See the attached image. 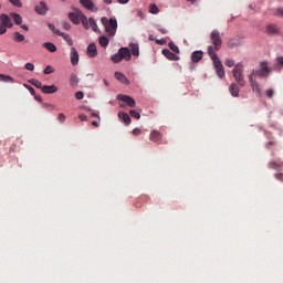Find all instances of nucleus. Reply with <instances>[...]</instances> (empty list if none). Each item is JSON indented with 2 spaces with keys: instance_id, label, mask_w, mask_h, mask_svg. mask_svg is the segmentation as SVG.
Returning <instances> with one entry per match:
<instances>
[{
  "instance_id": "nucleus-56",
  "label": "nucleus",
  "mask_w": 283,
  "mask_h": 283,
  "mask_svg": "<svg viewBox=\"0 0 283 283\" xmlns=\"http://www.w3.org/2000/svg\"><path fill=\"white\" fill-rule=\"evenodd\" d=\"M21 29L24 30L25 32H28V30H30V29L28 28V25H25V24H22V25H21Z\"/></svg>"
},
{
  "instance_id": "nucleus-63",
  "label": "nucleus",
  "mask_w": 283,
  "mask_h": 283,
  "mask_svg": "<svg viewBox=\"0 0 283 283\" xmlns=\"http://www.w3.org/2000/svg\"><path fill=\"white\" fill-rule=\"evenodd\" d=\"M107 6H111L112 0H103Z\"/></svg>"
},
{
  "instance_id": "nucleus-46",
  "label": "nucleus",
  "mask_w": 283,
  "mask_h": 283,
  "mask_svg": "<svg viewBox=\"0 0 283 283\" xmlns=\"http://www.w3.org/2000/svg\"><path fill=\"white\" fill-rule=\"evenodd\" d=\"M62 27L64 28V30H72V24L66 21L62 22Z\"/></svg>"
},
{
  "instance_id": "nucleus-9",
  "label": "nucleus",
  "mask_w": 283,
  "mask_h": 283,
  "mask_svg": "<svg viewBox=\"0 0 283 283\" xmlns=\"http://www.w3.org/2000/svg\"><path fill=\"white\" fill-rule=\"evenodd\" d=\"M0 25H4L7 28H13L12 19H10L9 14L2 13L0 14Z\"/></svg>"
},
{
  "instance_id": "nucleus-15",
  "label": "nucleus",
  "mask_w": 283,
  "mask_h": 283,
  "mask_svg": "<svg viewBox=\"0 0 283 283\" xmlns=\"http://www.w3.org/2000/svg\"><path fill=\"white\" fill-rule=\"evenodd\" d=\"M86 53H87V56H90L91 59L96 57L97 54H98V51H97V49H96V44L91 43V44L87 46Z\"/></svg>"
},
{
  "instance_id": "nucleus-55",
  "label": "nucleus",
  "mask_w": 283,
  "mask_h": 283,
  "mask_svg": "<svg viewBox=\"0 0 283 283\" xmlns=\"http://www.w3.org/2000/svg\"><path fill=\"white\" fill-rule=\"evenodd\" d=\"M80 120H82V122L87 120V116L84 115V114H81V115H80Z\"/></svg>"
},
{
  "instance_id": "nucleus-49",
  "label": "nucleus",
  "mask_w": 283,
  "mask_h": 283,
  "mask_svg": "<svg viewBox=\"0 0 283 283\" xmlns=\"http://www.w3.org/2000/svg\"><path fill=\"white\" fill-rule=\"evenodd\" d=\"M57 120H60V123H65V114L60 113L57 116Z\"/></svg>"
},
{
  "instance_id": "nucleus-36",
  "label": "nucleus",
  "mask_w": 283,
  "mask_h": 283,
  "mask_svg": "<svg viewBox=\"0 0 283 283\" xmlns=\"http://www.w3.org/2000/svg\"><path fill=\"white\" fill-rule=\"evenodd\" d=\"M48 27H49V30H51V32H53L54 34H57V36H59L60 34H62V33H61V30L56 29V27H54V24L49 23Z\"/></svg>"
},
{
  "instance_id": "nucleus-3",
  "label": "nucleus",
  "mask_w": 283,
  "mask_h": 283,
  "mask_svg": "<svg viewBox=\"0 0 283 283\" xmlns=\"http://www.w3.org/2000/svg\"><path fill=\"white\" fill-rule=\"evenodd\" d=\"M233 78L240 85V87H244L247 85V81H244V65L242 63H237L232 71Z\"/></svg>"
},
{
  "instance_id": "nucleus-20",
  "label": "nucleus",
  "mask_w": 283,
  "mask_h": 283,
  "mask_svg": "<svg viewBox=\"0 0 283 283\" xmlns=\"http://www.w3.org/2000/svg\"><path fill=\"white\" fill-rule=\"evenodd\" d=\"M42 92L43 94H56V92H59V87H56V85H44L42 87Z\"/></svg>"
},
{
  "instance_id": "nucleus-42",
  "label": "nucleus",
  "mask_w": 283,
  "mask_h": 283,
  "mask_svg": "<svg viewBox=\"0 0 283 283\" xmlns=\"http://www.w3.org/2000/svg\"><path fill=\"white\" fill-rule=\"evenodd\" d=\"M24 70H28L29 72H34V64L32 63H27L24 65Z\"/></svg>"
},
{
  "instance_id": "nucleus-53",
  "label": "nucleus",
  "mask_w": 283,
  "mask_h": 283,
  "mask_svg": "<svg viewBox=\"0 0 283 283\" xmlns=\"http://www.w3.org/2000/svg\"><path fill=\"white\" fill-rule=\"evenodd\" d=\"M34 99L38 101V103H43V98L41 97V95H33Z\"/></svg>"
},
{
  "instance_id": "nucleus-12",
  "label": "nucleus",
  "mask_w": 283,
  "mask_h": 283,
  "mask_svg": "<svg viewBox=\"0 0 283 283\" xmlns=\"http://www.w3.org/2000/svg\"><path fill=\"white\" fill-rule=\"evenodd\" d=\"M161 54H164V56H166V59H168L169 61H180V56L176 55L169 49H164L161 51Z\"/></svg>"
},
{
  "instance_id": "nucleus-58",
  "label": "nucleus",
  "mask_w": 283,
  "mask_h": 283,
  "mask_svg": "<svg viewBox=\"0 0 283 283\" xmlns=\"http://www.w3.org/2000/svg\"><path fill=\"white\" fill-rule=\"evenodd\" d=\"M276 178H277V180H283V174H277Z\"/></svg>"
},
{
  "instance_id": "nucleus-61",
  "label": "nucleus",
  "mask_w": 283,
  "mask_h": 283,
  "mask_svg": "<svg viewBox=\"0 0 283 283\" xmlns=\"http://www.w3.org/2000/svg\"><path fill=\"white\" fill-rule=\"evenodd\" d=\"M148 39H149V41H156V38H154L153 34H150V35L148 36Z\"/></svg>"
},
{
  "instance_id": "nucleus-21",
  "label": "nucleus",
  "mask_w": 283,
  "mask_h": 283,
  "mask_svg": "<svg viewBox=\"0 0 283 283\" xmlns=\"http://www.w3.org/2000/svg\"><path fill=\"white\" fill-rule=\"evenodd\" d=\"M149 139L153 142V143H158V140H161L163 139V134L158 130H153L149 135Z\"/></svg>"
},
{
  "instance_id": "nucleus-38",
  "label": "nucleus",
  "mask_w": 283,
  "mask_h": 283,
  "mask_svg": "<svg viewBox=\"0 0 283 283\" xmlns=\"http://www.w3.org/2000/svg\"><path fill=\"white\" fill-rule=\"evenodd\" d=\"M9 3L14 6L15 8H23V3L21 2V0H9Z\"/></svg>"
},
{
  "instance_id": "nucleus-16",
  "label": "nucleus",
  "mask_w": 283,
  "mask_h": 283,
  "mask_svg": "<svg viewBox=\"0 0 283 283\" xmlns=\"http://www.w3.org/2000/svg\"><path fill=\"white\" fill-rule=\"evenodd\" d=\"M119 54L122 55V59H124V61H132V51H129L128 48H120Z\"/></svg>"
},
{
  "instance_id": "nucleus-54",
  "label": "nucleus",
  "mask_w": 283,
  "mask_h": 283,
  "mask_svg": "<svg viewBox=\"0 0 283 283\" xmlns=\"http://www.w3.org/2000/svg\"><path fill=\"white\" fill-rule=\"evenodd\" d=\"M275 14H276V17H283V10L282 9H277Z\"/></svg>"
},
{
  "instance_id": "nucleus-25",
  "label": "nucleus",
  "mask_w": 283,
  "mask_h": 283,
  "mask_svg": "<svg viewBox=\"0 0 283 283\" xmlns=\"http://www.w3.org/2000/svg\"><path fill=\"white\" fill-rule=\"evenodd\" d=\"M130 52L133 56H139L140 55V49L138 48V44L132 43L130 44Z\"/></svg>"
},
{
  "instance_id": "nucleus-4",
  "label": "nucleus",
  "mask_w": 283,
  "mask_h": 283,
  "mask_svg": "<svg viewBox=\"0 0 283 283\" xmlns=\"http://www.w3.org/2000/svg\"><path fill=\"white\" fill-rule=\"evenodd\" d=\"M101 22L104 24L108 36L116 35V30H118V21H116L115 18H111L109 20L107 18H102Z\"/></svg>"
},
{
  "instance_id": "nucleus-50",
  "label": "nucleus",
  "mask_w": 283,
  "mask_h": 283,
  "mask_svg": "<svg viewBox=\"0 0 283 283\" xmlns=\"http://www.w3.org/2000/svg\"><path fill=\"white\" fill-rule=\"evenodd\" d=\"M276 65H277V67L283 65V57L282 56L276 59Z\"/></svg>"
},
{
  "instance_id": "nucleus-37",
  "label": "nucleus",
  "mask_w": 283,
  "mask_h": 283,
  "mask_svg": "<svg viewBox=\"0 0 283 283\" xmlns=\"http://www.w3.org/2000/svg\"><path fill=\"white\" fill-rule=\"evenodd\" d=\"M129 115L132 116V118H135L136 120H140V113H138L137 111L135 109L129 111Z\"/></svg>"
},
{
  "instance_id": "nucleus-51",
  "label": "nucleus",
  "mask_w": 283,
  "mask_h": 283,
  "mask_svg": "<svg viewBox=\"0 0 283 283\" xmlns=\"http://www.w3.org/2000/svg\"><path fill=\"white\" fill-rule=\"evenodd\" d=\"M157 45H165L167 43V41H165V39H160V40H155Z\"/></svg>"
},
{
  "instance_id": "nucleus-19",
  "label": "nucleus",
  "mask_w": 283,
  "mask_h": 283,
  "mask_svg": "<svg viewBox=\"0 0 283 283\" xmlns=\"http://www.w3.org/2000/svg\"><path fill=\"white\" fill-rule=\"evenodd\" d=\"M115 78L122 83V85H129V80H127V76L120 72H115Z\"/></svg>"
},
{
  "instance_id": "nucleus-57",
  "label": "nucleus",
  "mask_w": 283,
  "mask_h": 283,
  "mask_svg": "<svg viewBox=\"0 0 283 283\" xmlns=\"http://www.w3.org/2000/svg\"><path fill=\"white\" fill-rule=\"evenodd\" d=\"M270 165H271V167H272L273 169L277 168V164L274 163V161L270 163Z\"/></svg>"
},
{
  "instance_id": "nucleus-17",
  "label": "nucleus",
  "mask_w": 283,
  "mask_h": 283,
  "mask_svg": "<svg viewBox=\"0 0 283 283\" xmlns=\"http://www.w3.org/2000/svg\"><path fill=\"white\" fill-rule=\"evenodd\" d=\"M70 57L72 65H78V51H76V48H71Z\"/></svg>"
},
{
  "instance_id": "nucleus-24",
  "label": "nucleus",
  "mask_w": 283,
  "mask_h": 283,
  "mask_svg": "<svg viewBox=\"0 0 283 283\" xmlns=\"http://www.w3.org/2000/svg\"><path fill=\"white\" fill-rule=\"evenodd\" d=\"M88 28L93 30V32H98V24H96V20L94 18H90L87 21Z\"/></svg>"
},
{
  "instance_id": "nucleus-47",
  "label": "nucleus",
  "mask_w": 283,
  "mask_h": 283,
  "mask_svg": "<svg viewBox=\"0 0 283 283\" xmlns=\"http://www.w3.org/2000/svg\"><path fill=\"white\" fill-rule=\"evenodd\" d=\"M54 72V69L52 66H46L44 69V74H52Z\"/></svg>"
},
{
  "instance_id": "nucleus-52",
  "label": "nucleus",
  "mask_w": 283,
  "mask_h": 283,
  "mask_svg": "<svg viewBox=\"0 0 283 283\" xmlns=\"http://www.w3.org/2000/svg\"><path fill=\"white\" fill-rule=\"evenodd\" d=\"M266 96H268V98H273V90H268Z\"/></svg>"
},
{
  "instance_id": "nucleus-43",
  "label": "nucleus",
  "mask_w": 283,
  "mask_h": 283,
  "mask_svg": "<svg viewBox=\"0 0 283 283\" xmlns=\"http://www.w3.org/2000/svg\"><path fill=\"white\" fill-rule=\"evenodd\" d=\"M224 63H226L227 67H233V65H235V62L231 59L226 60Z\"/></svg>"
},
{
  "instance_id": "nucleus-31",
  "label": "nucleus",
  "mask_w": 283,
  "mask_h": 283,
  "mask_svg": "<svg viewBox=\"0 0 283 283\" xmlns=\"http://www.w3.org/2000/svg\"><path fill=\"white\" fill-rule=\"evenodd\" d=\"M111 61L113 63H120V61H123V56L120 55V51H118L117 53H115L114 55L111 56Z\"/></svg>"
},
{
  "instance_id": "nucleus-22",
  "label": "nucleus",
  "mask_w": 283,
  "mask_h": 283,
  "mask_svg": "<svg viewBox=\"0 0 283 283\" xmlns=\"http://www.w3.org/2000/svg\"><path fill=\"white\" fill-rule=\"evenodd\" d=\"M118 118L125 123V125H132V117L125 112H119L118 113Z\"/></svg>"
},
{
  "instance_id": "nucleus-23",
  "label": "nucleus",
  "mask_w": 283,
  "mask_h": 283,
  "mask_svg": "<svg viewBox=\"0 0 283 283\" xmlns=\"http://www.w3.org/2000/svg\"><path fill=\"white\" fill-rule=\"evenodd\" d=\"M241 43L242 41L239 38H232L228 41V48L233 50V48H238Z\"/></svg>"
},
{
  "instance_id": "nucleus-35",
  "label": "nucleus",
  "mask_w": 283,
  "mask_h": 283,
  "mask_svg": "<svg viewBox=\"0 0 283 283\" xmlns=\"http://www.w3.org/2000/svg\"><path fill=\"white\" fill-rule=\"evenodd\" d=\"M168 48H170V50H172V52H175V54H180V49H178V45H176L174 42H170L168 44Z\"/></svg>"
},
{
  "instance_id": "nucleus-45",
  "label": "nucleus",
  "mask_w": 283,
  "mask_h": 283,
  "mask_svg": "<svg viewBox=\"0 0 283 283\" xmlns=\"http://www.w3.org/2000/svg\"><path fill=\"white\" fill-rule=\"evenodd\" d=\"M6 32H8V27L0 24V35L6 34Z\"/></svg>"
},
{
  "instance_id": "nucleus-33",
  "label": "nucleus",
  "mask_w": 283,
  "mask_h": 283,
  "mask_svg": "<svg viewBox=\"0 0 283 283\" xmlns=\"http://www.w3.org/2000/svg\"><path fill=\"white\" fill-rule=\"evenodd\" d=\"M99 45H102V48H107V45H109V39H107L106 36H101Z\"/></svg>"
},
{
  "instance_id": "nucleus-34",
  "label": "nucleus",
  "mask_w": 283,
  "mask_h": 283,
  "mask_svg": "<svg viewBox=\"0 0 283 283\" xmlns=\"http://www.w3.org/2000/svg\"><path fill=\"white\" fill-rule=\"evenodd\" d=\"M160 12V9H158V6L156 4H150L149 6V13L150 14H158Z\"/></svg>"
},
{
  "instance_id": "nucleus-60",
  "label": "nucleus",
  "mask_w": 283,
  "mask_h": 283,
  "mask_svg": "<svg viewBox=\"0 0 283 283\" xmlns=\"http://www.w3.org/2000/svg\"><path fill=\"white\" fill-rule=\"evenodd\" d=\"M159 32H160L161 34H167V29H159Z\"/></svg>"
},
{
  "instance_id": "nucleus-40",
  "label": "nucleus",
  "mask_w": 283,
  "mask_h": 283,
  "mask_svg": "<svg viewBox=\"0 0 283 283\" xmlns=\"http://www.w3.org/2000/svg\"><path fill=\"white\" fill-rule=\"evenodd\" d=\"M71 85H78V76L76 74L71 75Z\"/></svg>"
},
{
  "instance_id": "nucleus-6",
  "label": "nucleus",
  "mask_w": 283,
  "mask_h": 283,
  "mask_svg": "<svg viewBox=\"0 0 283 283\" xmlns=\"http://www.w3.org/2000/svg\"><path fill=\"white\" fill-rule=\"evenodd\" d=\"M252 74H253V78H255V76H259V78H266V76L271 74V66H269V62H262L261 69L256 71L253 70Z\"/></svg>"
},
{
  "instance_id": "nucleus-18",
  "label": "nucleus",
  "mask_w": 283,
  "mask_h": 283,
  "mask_svg": "<svg viewBox=\"0 0 283 283\" xmlns=\"http://www.w3.org/2000/svg\"><path fill=\"white\" fill-rule=\"evenodd\" d=\"M203 56H205V52H202V51H195L191 54V61H192V63H200V61H202Z\"/></svg>"
},
{
  "instance_id": "nucleus-29",
  "label": "nucleus",
  "mask_w": 283,
  "mask_h": 283,
  "mask_svg": "<svg viewBox=\"0 0 283 283\" xmlns=\"http://www.w3.org/2000/svg\"><path fill=\"white\" fill-rule=\"evenodd\" d=\"M43 48H45V50H48L49 52H56V45L52 42H45L43 44Z\"/></svg>"
},
{
  "instance_id": "nucleus-48",
  "label": "nucleus",
  "mask_w": 283,
  "mask_h": 283,
  "mask_svg": "<svg viewBox=\"0 0 283 283\" xmlns=\"http://www.w3.org/2000/svg\"><path fill=\"white\" fill-rule=\"evenodd\" d=\"M133 136H140V134H143V132L140 130V128H135L132 132Z\"/></svg>"
},
{
  "instance_id": "nucleus-64",
  "label": "nucleus",
  "mask_w": 283,
  "mask_h": 283,
  "mask_svg": "<svg viewBox=\"0 0 283 283\" xmlns=\"http://www.w3.org/2000/svg\"><path fill=\"white\" fill-rule=\"evenodd\" d=\"M92 116H93L94 118H101V117L98 116V114H96V113H93Z\"/></svg>"
},
{
  "instance_id": "nucleus-27",
  "label": "nucleus",
  "mask_w": 283,
  "mask_h": 283,
  "mask_svg": "<svg viewBox=\"0 0 283 283\" xmlns=\"http://www.w3.org/2000/svg\"><path fill=\"white\" fill-rule=\"evenodd\" d=\"M29 83L31 85H33L34 87H36L38 90H41L43 92V84L41 83V81H39L36 78H31V80H29Z\"/></svg>"
},
{
  "instance_id": "nucleus-7",
  "label": "nucleus",
  "mask_w": 283,
  "mask_h": 283,
  "mask_svg": "<svg viewBox=\"0 0 283 283\" xmlns=\"http://www.w3.org/2000/svg\"><path fill=\"white\" fill-rule=\"evenodd\" d=\"M250 85L252 91L256 94V96H262V88H260V84L253 78V73L249 75Z\"/></svg>"
},
{
  "instance_id": "nucleus-44",
  "label": "nucleus",
  "mask_w": 283,
  "mask_h": 283,
  "mask_svg": "<svg viewBox=\"0 0 283 283\" xmlns=\"http://www.w3.org/2000/svg\"><path fill=\"white\" fill-rule=\"evenodd\" d=\"M83 92H81V91H78V92H76L75 93V98H76V101H83Z\"/></svg>"
},
{
  "instance_id": "nucleus-41",
  "label": "nucleus",
  "mask_w": 283,
  "mask_h": 283,
  "mask_svg": "<svg viewBox=\"0 0 283 283\" xmlns=\"http://www.w3.org/2000/svg\"><path fill=\"white\" fill-rule=\"evenodd\" d=\"M23 87H25V90H29L31 96H35L36 92L34 91V88L28 84H23Z\"/></svg>"
},
{
  "instance_id": "nucleus-5",
  "label": "nucleus",
  "mask_w": 283,
  "mask_h": 283,
  "mask_svg": "<svg viewBox=\"0 0 283 283\" xmlns=\"http://www.w3.org/2000/svg\"><path fill=\"white\" fill-rule=\"evenodd\" d=\"M210 41L212 45H209V48L213 49V52H218L220 48H222V36H220V31L213 30L210 33Z\"/></svg>"
},
{
  "instance_id": "nucleus-14",
  "label": "nucleus",
  "mask_w": 283,
  "mask_h": 283,
  "mask_svg": "<svg viewBox=\"0 0 283 283\" xmlns=\"http://www.w3.org/2000/svg\"><path fill=\"white\" fill-rule=\"evenodd\" d=\"M265 32L266 34H270L271 36H273L275 34H280V28H277V25L275 24H268L265 28Z\"/></svg>"
},
{
  "instance_id": "nucleus-1",
  "label": "nucleus",
  "mask_w": 283,
  "mask_h": 283,
  "mask_svg": "<svg viewBox=\"0 0 283 283\" xmlns=\"http://www.w3.org/2000/svg\"><path fill=\"white\" fill-rule=\"evenodd\" d=\"M67 17L74 25H78V23H82L85 30H90V24L87 23V17L83 14L82 10L75 9L74 12H70Z\"/></svg>"
},
{
  "instance_id": "nucleus-39",
  "label": "nucleus",
  "mask_w": 283,
  "mask_h": 283,
  "mask_svg": "<svg viewBox=\"0 0 283 283\" xmlns=\"http://www.w3.org/2000/svg\"><path fill=\"white\" fill-rule=\"evenodd\" d=\"M42 106L44 107V109H48L49 112H54V109H56V107L54 106V104L43 103Z\"/></svg>"
},
{
  "instance_id": "nucleus-26",
  "label": "nucleus",
  "mask_w": 283,
  "mask_h": 283,
  "mask_svg": "<svg viewBox=\"0 0 283 283\" xmlns=\"http://www.w3.org/2000/svg\"><path fill=\"white\" fill-rule=\"evenodd\" d=\"M10 17H12V19H13L15 25H21V23H23V18H21V17L19 15V13L12 12V13H10Z\"/></svg>"
},
{
  "instance_id": "nucleus-11",
  "label": "nucleus",
  "mask_w": 283,
  "mask_h": 283,
  "mask_svg": "<svg viewBox=\"0 0 283 283\" xmlns=\"http://www.w3.org/2000/svg\"><path fill=\"white\" fill-rule=\"evenodd\" d=\"M81 6L85 8L86 10H90L91 12H98V8L94 6V2L92 0H78Z\"/></svg>"
},
{
  "instance_id": "nucleus-13",
  "label": "nucleus",
  "mask_w": 283,
  "mask_h": 283,
  "mask_svg": "<svg viewBox=\"0 0 283 283\" xmlns=\"http://www.w3.org/2000/svg\"><path fill=\"white\" fill-rule=\"evenodd\" d=\"M229 92H230L231 96H233L234 98H238V96H240V84L232 83L229 86Z\"/></svg>"
},
{
  "instance_id": "nucleus-8",
  "label": "nucleus",
  "mask_w": 283,
  "mask_h": 283,
  "mask_svg": "<svg viewBox=\"0 0 283 283\" xmlns=\"http://www.w3.org/2000/svg\"><path fill=\"white\" fill-rule=\"evenodd\" d=\"M117 99L120 101L122 103H126V105L128 107H136V99H134L132 96L129 95H122L119 94L117 96Z\"/></svg>"
},
{
  "instance_id": "nucleus-32",
  "label": "nucleus",
  "mask_w": 283,
  "mask_h": 283,
  "mask_svg": "<svg viewBox=\"0 0 283 283\" xmlns=\"http://www.w3.org/2000/svg\"><path fill=\"white\" fill-rule=\"evenodd\" d=\"M13 35H14V41H17L18 43L25 41V35L19 32H14Z\"/></svg>"
},
{
  "instance_id": "nucleus-2",
  "label": "nucleus",
  "mask_w": 283,
  "mask_h": 283,
  "mask_svg": "<svg viewBox=\"0 0 283 283\" xmlns=\"http://www.w3.org/2000/svg\"><path fill=\"white\" fill-rule=\"evenodd\" d=\"M208 56L213 61L214 70L219 78H224V66L211 46H208Z\"/></svg>"
},
{
  "instance_id": "nucleus-28",
  "label": "nucleus",
  "mask_w": 283,
  "mask_h": 283,
  "mask_svg": "<svg viewBox=\"0 0 283 283\" xmlns=\"http://www.w3.org/2000/svg\"><path fill=\"white\" fill-rule=\"evenodd\" d=\"M0 81H2V83H15L17 82L13 80L12 76L6 75V74H0Z\"/></svg>"
},
{
  "instance_id": "nucleus-62",
  "label": "nucleus",
  "mask_w": 283,
  "mask_h": 283,
  "mask_svg": "<svg viewBox=\"0 0 283 283\" xmlns=\"http://www.w3.org/2000/svg\"><path fill=\"white\" fill-rule=\"evenodd\" d=\"M92 125H93L94 127H98V122L93 120V122H92Z\"/></svg>"
},
{
  "instance_id": "nucleus-59",
  "label": "nucleus",
  "mask_w": 283,
  "mask_h": 283,
  "mask_svg": "<svg viewBox=\"0 0 283 283\" xmlns=\"http://www.w3.org/2000/svg\"><path fill=\"white\" fill-rule=\"evenodd\" d=\"M119 3L125 4V3H129V0H117Z\"/></svg>"
},
{
  "instance_id": "nucleus-10",
  "label": "nucleus",
  "mask_w": 283,
  "mask_h": 283,
  "mask_svg": "<svg viewBox=\"0 0 283 283\" xmlns=\"http://www.w3.org/2000/svg\"><path fill=\"white\" fill-rule=\"evenodd\" d=\"M48 4L45 1H41L38 6H35V12L36 14H40L41 17H45L48 14Z\"/></svg>"
},
{
  "instance_id": "nucleus-30",
  "label": "nucleus",
  "mask_w": 283,
  "mask_h": 283,
  "mask_svg": "<svg viewBox=\"0 0 283 283\" xmlns=\"http://www.w3.org/2000/svg\"><path fill=\"white\" fill-rule=\"evenodd\" d=\"M59 36H62L67 45H74V41L72 40V36H70V34L61 32Z\"/></svg>"
}]
</instances>
